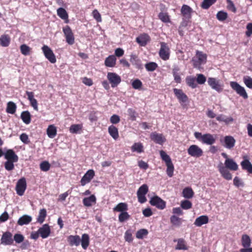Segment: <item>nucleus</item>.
<instances>
[{
  "label": "nucleus",
  "mask_w": 252,
  "mask_h": 252,
  "mask_svg": "<svg viewBox=\"0 0 252 252\" xmlns=\"http://www.w3.org/2000/svg\"><path fill=\"white\" fill-rule=\"evenodd\" d=\"M129 218L130 215L126 211L122 212L119 215V221L121 222H123L128 220Z\"/></svg>",
  "instance_id": "864d4df0"
},
{
  "label": "nucleus",
  "mask_w": 252,
  "mask_h": 252,
  "mask_svg": "<svg viewBox=\"0 0 252 252\" xmlns=\"http://www.w3.org/2000/svg\"><path fill=\"white\" fill-rule=\"evenodd\" d=\"M247 31L246 32V35L249 37L252 35V23H248L246 26Z\"/></svg>",
  "instance_id": "774afa93"
},
{
  "label": "nucleus",
  "mask_w": 252,
  "mask_h": 252,
  "mask_svg": "<svg viewBox=\"0 0 252 252\" xmlns=\"http://www.w3.org/2000/svg\"><path fill=\"white\" fill-rule=\"evenodd\" d=\"M67 241L71 246H78L81 242V239L79 235H70L67 238Z\"/></svg>",
  "instance_id": "5701e85b"
},
{
  "label": "nucleus",
  "mask_w": 252,
  "mask_h": 252,
  "mask_svg": "<svg viewBox=\"0 0 252 252\" xmlns=\"http://www.w3.org/2000/svg\"><path fill=\"white\" fill-rule=\"evenodd\" d=\"M47 134L49 137L53 138L57 135V128L54 125H50L47 129Z\"/></svg>",
  "instance_id": "58836bf2"
},
{
  "label": "nucleus",
  "mask_w": 252,
  "mask_h": 252,
  "mask_svg": "<svg viewBox=\"0 0 252 252\" xmlns=\"http://www.w3.org/2000/svg\"><path fill=\"white\" fill-rule=\"evenodd\" d=\"M128 210L127 204L126 203H120L113 208L114 212H124Z\"/></svg>",
  "instance_id": "72a5a7b5"
},
{
  "label": "nucleus",
  "mask_w": 252,
  "mask_h": 252,
  "mask_svg": "<svg viewBox=\"0 0 252 252\" xmlns=\"http://www.w3.org/2000/svg\"><path fill=\"white\" fill-rule=\"evenodd\" d=\"M242 169L252 174V164L248 159H244L241 162Z\"/></svg>",
  "instance_id": "7c9ffc66"
},
{
  "label": "nucleus",
  "mask_w": 252,
  "mask_h": 252,
  "mask_svg": "<svg viewBox=\"0 0 252 252\" xmlns=\"http://www.w3.org/2000/svg\"><path fill=\"white\" fill-rule=\"evenodd\" d=\"M159 153L162 160L165 162L167 166L166 173L168 176L172 177L173 176L174 167L170 157L163 150L160 151Z\"/></svg>",
  "instance_id": "20e7f679"
},
{
  "label": "nucleus",
  "mask_w": 252,
  "mask_h": 252,
  "mask_svg": "<svg viewBox=\"0 0 252 252\" xmlns=\"http://www.w3.org/2000/svg\"><path fill=\"white\" fill-rule=\"evenodd\" d=\"M21 118L23 122L27 125L31 122V115L29 111H23L21 114Z\"/></svg>",
  "instance_id": "c9c22d12"
},
{
  "label": "nucleus",
  "mask_w": 252,
  "mask_h": 252,
  "mask_svg": "<svg viewBox=\"0 0 252 252\" xmlns=\"http://www.w3.org/2000/svg\"><path fill=\"white\" fill-rule=\"evenodd\" d=\"M0 243L4 245H12L13 244L12 234L8 231L3 233L0 239Z\"/></svg>",
  "instance_id": "2eb2a0df"
},
{
  "label": "nucleus",
  "mask_w": 252,
  "mask_h": 252,
  "mask_svg": "<svg viewBox=\"0 0 252 252\" xmlns=\"http://www.w3.org/2000/svg\"><path fill=\"white\" fill-rule=\"evenodd\" d=\"M142 86V83L139 79H135L132 83V86L135 89H140Z\"/></svg>",
  "instance_id": "69168bd1"
},
{
  "label": "nucleus",
  "mask_w": 252,
  "mask_h": 252,
  "mask_svg": "<svg viewBox=\"0 0 252 252\" xmlns=\"http://www.w3.org/2000/svg\"><path fill=\"white\" fill-rule=\"evenodd\" d=\"M107 77L112 88L117 87L121 82V77L116 73L108 72Z\"/></svg>",
  "instance_id": "9d476101"
},
{
  "label": "nucleus",
  "mask_w": 252,
  "mask_h": 252,
  "mask_svg": "<svg viewBox=\"0 0 252 252\" xmlns=\"http://www.w3.org/2000/svg\"><path fill=\"white\" fill-rule=\"evenodd\" d=\"M230 85L232 89L240 96L244 99L248 98V94L243 87L240 86L237 82L233 81L230 82Z\"/></svg>",
  "instance_id": "423d86ee"
},
{
  "label": "nucleus",
  "mask_w": 252,
  "mask_h": 252,
  "mask_svg": "<svg viewBox=\"0 0 252 252\" xmlns=\"http://www.w3.org/2000/svg\"><path fill=\"white\" fill-rule=\"evenodd\" d=\"M243 82L248 88L252 89V78L248 76H245L243 77Z\"/></svg>",
  "instance_id": "13d9d810"
},
{
  "label": "nucleus",
  "mask_w": 252,
  "mask_h": 252,
  "mask_svg": "<svg viewBox=\"0 0 252 252\" xmlns=\"http://www.w3.org/2000/svg\"><path fill=\"white\" fill-rule=\"evenodd\" d=\"M173 92L180 103L187 102L188 97L182 90L174 88L173 89Z\"/></svg>",
  "instance_id": "6ab92c4d"
},
{
  "label": "nucleus",
  "mask_w": 252,
  "mask_h": 252,
  "mask_svg": "<svg viewBox=\"0 0 252 252\" xmlns=\"http://www.w3.org/2000/svg\"><path fill=\"white\" fill-rule=\"evenodd\" d=\"M32 218L31 216L25 215L19 219L17 223L18 225L22 226L30 223L32 221Z\"/></svg>",
  "instance_id": "cd10ccee"
},
{
  "label": "nucleus",
  "mask_w": 252,
  "mask_h": 252,
  "mask_svg": "<svg viewBox=\"0 0 252 252\" xmlns=\"http://www.w3.org/2000/svg\"><path fill=\"white\" fill-rule=\"evenodd\" d=\"M196 58H197L201 63L205 64L207 61L206 54L203 53L202 52L197 51L196 52Z\"/></svg>",
  "instance_id": "c03bdc74"
},
{
  "label": "nucleus",
  "mask_w": 252,
  "mask_h": 252,
  "mask_svg": "<svg viewBox=\"0 0 252 252\" xmlns=\"http://www.w3.org/2000/svg\"><path fill=\"white\" fill-rule=\"evenodd\" d=\"M124 237L126 241L129 243L132 242L133 238L130 230L128 229L126 231Z\"/></svg>",
  "instance_id": "e2e57ef3"
},
{
  "label": "nucleus",
  "mask_w": 252,
  "mask_h": 252,
  "mask_svg": "<svg viewBox=\"0 0 252 252\" xmlns=\"http://www.w3.org/2000/svg\"><path fill=\"white\" fill-rule=\"evenodd\" d=\"M27 188L26 180L25 178H22L17 182L16 186V191L20 196H22Z\"/></svg>",
  "instance_id": "ddd939ff"
},
{
  "label": "nucleus",
  "mask_w": 252,
  "mask_h": 252,
  "mask_svg": "<svg viewBox=\"0 0 252 252\" xmlns=\"http://www.w3.org/2000/svg\"><path fill=\"white\" fill-rule=\"evenodd\" d=\"M219 171L221 176L227 180L232 179V175L228 170L236 171L238 169V165L232 158L225 159L224 166L222 163L218 165Z\"/></svg>",
  "instance_id": "f257e3e1"
},
{
  "label": "nucleus",
  "mask_w": 252,
  "mask_h": 252,
  "mask_svg": "<svg viewBox=\"0 0 252 252\" xmlns=\"http://www.w3.org/2000/svg\"><path fill=\"white\" fill-rule=\"evenodd\" d=\"M181 207L185 210L189 209L192 207V203L188 200H183L181 203Z\"/></svg>",
  "instance_id": "6e6d98bb"
},
{
  "label": "nucleus",
  "mask_w": 252,
  "mask_h": 252,
  "mask_svg": "<svg viewBox=\"0 0 252 252\" xmlns=\"http://www.w3.org/2000/svg\"><path fill=\"white\" fill-rule=\"evenodd\" d=\"M216 119L219 122H224L226 124L231 123L233 119L231 117H227L223 115H220L216 117Z\"/></svg>",
  "instance_id": "de8ad7c7"
},
{
  "label": "nucleus",
  "mask_w": 252,
  "mask_h": 252,
  "mask_svg": "<svg viewBox=\"0 0 252 252\" xmlns=\"http://www.w3.org/2000/svg\"><path fill=\"white\" fill-rule=\"evenodd\" d=\"M131 149L132 152H136L138 153H141L144 152L143 146L140 142L134 143L131 146Z\"/></svg>",
  "instance_id": "ea45409f"
},
{
  "label": "nucleus",
  "mask_w": 252,
  "mask_h": 252,
  "mask_svg": "<svg viewBox=\"0 0 252 252\" xmlns=\"http://www.w3.org/2000/svg\"><path fill=\"white\" fill-rule=\"evenodd\" d=\"M179 69L178 67H174L173 69L172 73L174 78V80L177 83H180L181 82V78L179 74L178 73Z\"/></svg>",
  "instance_id": "603ef678"
},
{
  "label": "nucleus",
  "mask_w": 252,
  "mask_h": 252,
  "mask_svg": "<svg viewBox=\"0 0 252 252\" xmlns=\"http://www.w3.org/2000/svg\"><path fill=\"white\" fill-rule=\"evenodd\" d=\"M146 70L148 71H153L158 67V64L154 62H150L145 65Z\"/></svg>",
  "instance_id": "5fc2aeb1"
},
{
  "label": "nucleus",
  "mask_w": 252,
  "mask_h": 252,
  "mask_svg": "<svg viewBox=\"0 0 252 252\" xmlns=\"http://www.w3.org/2000/svg\"><path fill=\"white\" fill-rule=\"evenodd\" d=\"M222 145L228 149H232L235 144L236 140L232 136H226L224 137L223 140H220Z\"/></svg>",
  "instance_id": "dca6fc26"
},
{
  "label": "nucleus",
  "mask_w": 252,
  "mask_h": 252,
  "mask_svg": "<svg viewBox=\"0 0 252 252\" xmlns=\"http://www.w3.org/2000/svg\"><path fill=\"white\" fill-rule=\"evenodd\" d=\"M170 222L175 226L179 227L181 225L183 220L175 215H172L170 218Z\"/></svg>",
  "instance_id": "f704fd0d"
},
{
  "label": "nucleus",
  "mask_w": 252,
  "mask_h": 252,
  "mask_svg": "<svg viewBox=\"0 0 252 252\" xmlns=\"http://www.w3.org/2000/svg\"><path fill=\"white\" fill-rule=\"evenodd\" d=\"M24 236L20 233H16L13 236V241H15L16 243L20 244L24 240Z\"/></svg>",
  "instance_id": "680f3d73"
},
{
  "label": "nucleus",
  "mask_w": 252,
  "mask_h": 252,
  "mask_svg": "<svg viewBox=\"0 0 252 252\" xmlns=\"http://www.w3.org/2000/svg\"><path fill=\"white\" fill-rule=\"evenodd\" d=\"M20 50L23 55L28 56L30 54L31 48L26 44H22L20 46Z\"/></svg>",
  "instance_id": "8fccbe9b"
},
{
  "label": "nucleus",
  "mask_w": 252,
  "mask_h": 252,
  "mask_svg": "<svg viewBox=\"0 0 252 252\" xmlns=\"http://www.w3.org/2000/svg\"><path fill=\"white\" fill-rule=\"evenodd\" d=\"M39 166L41 171L47 172L49 170L51 165L48 161H43L40 163Z\"/></svg>",
  "instance_id": "3c124183"
},
{
  "label": "nucleus",
  "mask_w": 252,
  "mask_h": 252,
  "mask_svg": "<svg viewBox=\"0 0 252 252\" xmlns=\"http://www.w3.org/2000/svg\"><path fill=\"white\" fill-rule=\"evenodd\" d=\"M116 58L115 56H109L105 59V64L108 67H113L116 64Z\"/></svg>",
  "instance_id": "4c0bfd02"
},
{
  "label": "nucleus",
  "mask_w": 252,
  "mask_h": 252,
  "mask_svg": "<svg viewBox=\"0 0 252 252\" xmlns=\"http://www.w3.org/2000/svg\"><path fill=\"white\" fill-rule=\"evenodd\" d=\"M94 176V171L93 170L91 169L88 170L83 176L80 181L81 186H84L87 184L90 183Z\"/></svg>",
  "instance_id": "f3484780"
},
{
  "label": "nucleus",
  "mask_w": 252,
  "mask_h": 252,
  "mask_svg": "<svg viewBox=\"0 0 252 252\" xmlns=\"http://www.w3.org/2000/svg\"><path fill=\"white\" fill-rule=\"evenodd\" d=\"M108 132L111 137L115 140L119 138V132L118 128L114 126L111 125L108 127Z\"/></svg>",
  "instance_id": "c756f323"
},
{
  "label": "nucleus",
  "mask_w": 252,
  "mask_h": 252,
  "mask_svg": "<svg viewBox=\"0 0 252 252\" xmlns=\"http://www.w3.org/2000/svg\"><path fill=\"white\" fill-rule=\"evenodd\" d=\"M58 15L62 19L65 20L68 18V14L66 10L60 7L57 9Z\"/></svg>",
  "instance_id": "49530a36"
},
{
  "label": "nucleus",
  "mask_w": 252,
  "mask_h": 252,
  "mask_svg": "<svg viewBox=\"0 0 252 252\" xmlns=\"http://www.w3.org/2000/svg\"><path fill=\"white\" fill-rule=\"evenodd\" d=\"M188 153L189 155L195 158H199L203 155L202 150L197 145H192L188 149Z\"/></svg>",
  "instance_id": "4468645a"
},
{
  "label": "nucleus",
  "mask_w": 252,
  "mask_h": 252,
  "mask_svg": "<svg viewBox=\"0 0 252 252\" xmlns=\"http://www.w3.org/2000/svg\"><path fill=\"white\" fill-rule=\"evenodd\" d=\"M181 12L185 18L188 19L191 18L192 9L189 6L184 4L181 8Z\"/></svg>",
  "instance_id": "4be33fe9"
},
{
  "label": "nucleus",
  "mask_w": 252,
  "mask_h": 252,
  "mask_svg": "<svg viewBox=\"0 0 252 252\" xmlns=\"http://www.w3.org/2000/svg\"><path fill=\"white\" fill-rule=\"evenodd\" d=\"M197 83L199 84H204L206 81V78L202 74H197V78L196 79Z\"/></svg>",
  "instance_id": "0e129e2a"
},
{
  "label": "nucleus",
  "mask_w": 252,
  "mask_h": 252,
  "mask_svg": "<svg viewBox=\"0 0 252 252\" xmlns=\"http://www.w3.org/2000/svg\"><path fill=\"white\" fill-rule=\"evenodd\" d=\"M96 200L95 196L92 194L88 197L84 198L83 199V203L86 207H91L96 203Z\"/></svg>",
  "instance_id": "393cba45"
},
{
  "label": "nucleus",
  "mask_w": 252,
  "mask_h": 252,
  "mask_svg": "<svg viewBox=\"0 0 252 252\" xmlns=\"http://www.w3.org/2000/svg\"><path fill=\"white\" fill-rule=\"evenodd\" d=\"M83 126L81 124L72 125L69 128V131L71 133H77L82 129Z\"/></svg>",
  "instance_id": "a18cd8bd"
},
{
  "label": "nucleus",
  "mask_w": 252,
  "mask_h": 252,
  "mask_svg": "<svg viewBox=\"0 0 252 252\" xmlns=\"http://www.w3.org/2000/svg\"><path fill=\"white\" fill-rule=\"evenodd\" d=\"M227 3V7L228 9L232 11L234 13L236 12V8L235 7L233 2L231 0H226Z\"/></svg>",
  "instance_id": "338daca9"
},
{
  "label": "nucleus",
  "mask_w": 252,
  "mask_h": 252,
  "mask_svg": "<svg viewBox=\"0 0 252 252\" xmlns=\"http://www.w3.org/2000/svg\"><path fill=\"white\" fill-rule=\"evenodd\" d=\"M241 243L244 248L250 247L252 243L250 236L247 234H243L241 238Z\"/></svg>",
  "instance_id": "473e14b6"
},
{
  "label": "nucleus",
  "mask_w": 252,
  "mask_h": 252,
  "mask_svg": "<svg viewBox=\"0 0 252 252\" xmlns=\"http://www.w3.org/2000/svg\"><path fill=\"white\" fill-rule=\"evenodd\" d=\"M208 217L206 215H202L195 219L194 224L196 226H201L203 224L208 223Z\"/></svg>",
  "instance_id": "b1692460"
},
{
  "label": "nucleus",
  "mask_w": 252,
  "mask_h": 252,
  "mask_svg": "<svg viewBox=\"0 0 252 252\" xmlns=\"http://www.w3.org/2000/svg\"><path fill=\"white\" fill-rule=\"evenodd\" d=\"M47 216L46 210L44 208L40 209L39 215L37 219V221L40 223H42L45 220V219Z\"/></svg>",
  "instance_id": "a19ab883"
},
{
  "label": "nucleus",
  "mask_w": 252,
  "mask_h": 252,
  "mask_svg": "<svg viewBox=\"0 0 252 252\" xmlns=\"http://www.w3.org/2000/svg\"><path fill=\"white\" fill-rule=\"evenodd\" d=\"M150 203L152 206H155L157 208L162 210L166 207V202L158 196H154L151 198Z\"/></svg>",
  "instance_id": "9b49d317"
},
{
  "label": "nucleus",
  "mask_w": 252,
  "mask_h": 252,
  "mask_svg": "<svg viewBox=\"0 0 252 252\" xmlns=\"http://www.w3.org/2000/svg\"><path fill=\"white\" fill-rule=\"evenodd\" d=\"M0 43L2 46H8L9 44V40L8 37L6 35H2L0 38Z\"/></svg>",
  "instance_id": "052dcab7"
},
{
  "label": "nucleus",
  "mask_w": 252,
  "mask_h": 252,
  "mask_svg": "<svg viewBox=\"0 0 252 252\" xmlns=\"http://www.w3.org/2000/svg\"><path fill=\"white\" fill-rule=\"evenodd\" d=\"M26 94L28 99L30 101L31 105L32 106L34 110H37V102L36 100L34 98V94L33 92L27 91Z\"/></svg>",
  "instance_id": "a878e982"
},
{
  "label": "nucleus",
  "mask_w": 252,
  "mask_h": 252,
  "mask_svg": "<svg viewBox=\"0 0 252 252\" xmlns=\"http://www.w3.org/2000/svg\"><path fill=\"white\" fill-rule=\"evenodd\" d=\"M150 138L156 143L160 145H162V144L166 141L165 138L162 134L158 133L156 132H152L150 134Z\"/></svg>",
  "instance_id": "aec40b11"
},
{
  "label": "nucleus",
  "mask_w": 252,
  "mask_h": 252,
  "mask_svg": "<svg viewBox=\"0 0 252 252\" xmlns=\"http://www.w3.org/2000/svg\"><path fill=\"white\" fill-rule=\"evenodd\" d=\"M217 18L220 21H223L227 18V13L223 11H220L217 14Z\"/></svg>",
  "instance_id": "4d7b16f0"
},
{
  "label": "nucleus",
  "mask_w": 252,
  "mask_h": 252,
  "mask_svg": "<svg viewBox=\"0 0 252 252\" xmlns=\"http://www.w3.org/2000/svg\"><path fill=\"white\" fill-rule=\"evenodd\" d=\"M174 242H177V244L175 249L177 250H187L188 247L186 245L185 240L183 238L178 239L177 240H174Z\"/></svg>",
  "instance_id": "bb28decb"
},
{
  "label": "nucleus",
  "mask_w": 252,
  "mask_h": 252,
  "mask_svg": "<svg viewBox=\"0 0 252 252\" xmlns=\"http://www.w3.org/2000/svg\"><path fill=\"white\" fill-rule=\"evenodd\" d=\"M208 85L218 93L222 92L223 85L221 81L216 78L209 77L207 81Z\"/></svg>",
  "instance_id": "39448f33"
},
{
  "label": "nucleus",
  "mask_w": 252,
  "mask_h": 252,
  "mask_svg": "<svg viewBox=\"0 0 252 252\" xmlns=\"http://www.w3.org/2000/svg\"><path fill=\"white\" fill-rule=\"evenodd\" d=\"M4 158L6 161L4 164L5 169L7 171L13 170L14 168V162L19 160L18 156L12 149H8L4 153Z\"/></svg>",
  "instance_id": "f03ea898"
},
{
  "label": "nucleus",
  "mask_w": 252,
  "mask_h": 252,
  "mask_svg": "<svg viewBox=\"0 0 252 252\" xmlns=\"http://www.w3.org/2000/svg\"><path fill=\"white\" fill-rule=\"evenodd\" d=\"M81 246L83 249L86 250L90 244L89 236L87 234H83L81 239Z\"/></svg>",
  "instance_id": "2f4dec72"
},
{
  "label": "nucleus",
  "mask_w": 252,
  "mask_h": 252,
  "mask_svg": "<svg viewBox=\"0 0 252 252\" xmlns=\"http://www.w3.org/2000/svg\"><path fill=\"white\" fill-rule=\"evenodd\" d=\"M186 81L187 85L192 89H194L197 87L196 80L194 77L192 76H187L186 78Z\"/></svg>",
  "instance_id": "79ce46f5"
},
{
  "label": "nucleus",
  "mask_w": 252,
  "mask_h": 252,
  "mask_svg": "<svg viewBox=\"0 0 252 252\" xmlns=\"http://www.w3.org/2000/svg\"><path fill=\"white\" fill-rule=\"evenodd\" d=\"M66 42L69 45H72L74 43V37L71 28L68 26H66L63 29Z\"/></svg>",
  "instance_id": "f8f14e48"
},
{
  "label": "nucleus",
  "mask_w": 252,
  "mask_h": 252,
  "mask_svg": "<svg viewBox=\"0 0 252 252\" xmlns=\"http://www.w3.org/2000/svg\"><path fill=\"white\" fill-rule=\"evenodd\" d=\"M130 62L136 68L139 69L142 67L141 61L136 55L131 54L130 55Z\"/></svg>",
  "instance_id": "c85d7f7f"
},
{
  "label": "nucleus",
  "mask_w": 252,
  "mask_h": 252,
  "mask_svg": "<svg viewBox=\"0 0 252 252\" xmlns=\"http://www.w3.org/2000/svg\"><path fill=\"white\" fill-rule=\"evenodd\" d=\"M42 50L46 58L47 59L50 63H56V58L55 55L50 48L47 45H44L42 47Z\"/></svg>",
  "instance_id": "1a4fd4ad"
},
{
  "label": "nucleus",
  "mask_w": 252,
  "mask_h": 252,
  "mask_svg": "<svg viewBox=\"0 0 252 252\" xmlns=\"http://www.w3.org/2000/svg\"><path fill=\"white\" fill-rule=\"evenodd\" d=\"M159 56L163 61H167L169 59L170 49L167 44L165 42H161L160 43Z\"/></svg>",
  "instance_id": "6e6552de"
},
{
  "label": "nucleus",
  "mask_w": 252,
  "mask_h": 252,
  "mask_svg": "<svg viewBox=\"0 0 252 252\" xmlns=\"http://www.w3.org/2000/svg\"><path fill=\"white\" fill-rule=\"evenodd\" d=\"M40 237L45 239L48 237L51 234V228L48 224H44L38 229Z\"/></svg>",
  "instance_id": "a211bd4d"
},
{
  "label": "nucleus",
  "mask_w": 252,
  "mask_h": 252,
  "mask_svg": "<svg viewBox=\"0 0 252 252\" xmlns=\"http://www.w3.org/2000/svg\"><path fill=\"white\" fill-rule=\"evenodd\" d=\"M217 0H203L201 3V7L204 9H208L211 5L214 4Z\"/></svg>",
  "instance_id": "37998d69"
},
{
  "label": "nucleus",
  "mask_w": 252,
  "mask_h": 252,
  "mask_svg": "<svg viewBox=\"0 0 252 252\" xmlns=\"http://www.w3.org/2000/svg\"><path fill=\"white\" fill-rule=\"evenodd\" d=\"M159 19L164 23H169L170 22V19L169 16L167 13L160 12L158 14Z\"/></svg>",
  "instance_id": "bf43d9fd"
},
{
  "label": "nucleus",
  "mask_w": 252,
  "mask_h": 252,
  "mask_svg": "<svg viewBox=\"0 0 252 252\" xmlns=\"http://www.w3.org/2000/svg\"><path fill=\"white\" fill-rule=\"evenodd\" d=\"M195 138L203 144L212 145L216 142V138L210 133L202 134L199 132H195L194 133Z\"/></svg>",
  "instance_id": "7ed1b4c3"
},
{
  "label": "nucleus",
  "mask_w": 252,
  "mask_h": 252,
  "mask_svg": "<svg viewBox=\"0 0 252 252\" xmlns=\"http://www.w3.org/2000/svg\"><path fill=\"white\" fill-rule=\"evenodd\" d=\"M183 196L187 199H190L193 196L194 192L189 187L185 188L183 190Z\"/></svg>",
  "instance_id": "e433bc0d"
},
{
  "label": "nucleus",
  "mask_w": 252,
  "mask_h": 252,
  "mask_svg": "<svg viewBox=\"0 0 252 252\" xmlns=\"http://www.w3.org/2000/svg\"><path fill=\"white\" fill-rule=\"evenodd\" d=\"M136 41L141 46H145L150 42V37L146 33H143L136 38Z\"/></svg>",
  "instance_id": "412c9836"
},
{
  "label": "nucleus",
  "mask_w": 252,
  "mask_h": 252,
  "mask_svg": "<svg viewBox=\"0 0 252 252\" xmlns=\"http://www.w3.org/2000/svg\"><path fill=\"white\" fill-rule=\"evenodd\" d=\"M148 234V231L146 229H141L138 230L136 233V237L142 239Z\"/></svg>",
  "instance_id": "09e8293b"
},
{
  "label": "nucleus",
  "mask_w": 252,
  "mask_h": 252,
  "mask_svg": "<svg viewBox=\"0 0 252 252\" xmlns=\"http://www.w3.org/2000/svg\"><path fill=\"white\" fill-rule=\"evenodd\" d=\"M149 191L148 187L146 184L142 185L138 189L137 195L138 200L140 203H144L147 201L145 195Z\"/></svg>",
  "instance_id": "0eeeda50"
}]
</instances>
